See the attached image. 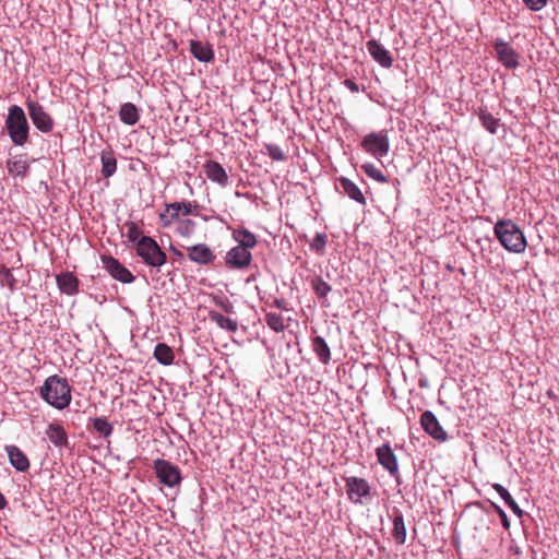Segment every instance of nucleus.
Segmentation results:
<instances>
[{
    "mask_svg": "<svg viewBox=\"0 0 559 559\" xmlns=\"http://www.w3.org/2000/svg\"><path fill=\"white\" fill-rule=\"evenodd\" d=\"M493 49L498 60L507 69H515L519 66L520 56L508 41H504L501 38L496 39L493 43Z\"/></svg>",
    "mask_w": 559,
    "mask_h": 559,
    "instance_id": "obj_11",
    "label": "nucleus"
},
{
    "mask_svg": "<svg viewBox=\"0 0 559 559\" xmlns=\"http://www.w3.org/2000/svg\"><path fill=\"white\" fill-rule=\"evenodd\" d=\"M187 252L190 261L201 265H207L216 258L213 250L205 243L190 246L187 248Z\"/></svg>",
    "mask_w": 559,
    "mask_h": 559,
    "instance_id": "obj_15",
    "label": "nucleus"
},
{
    "mask_svg": "<svg viewBox=\"0 0 559 559\" xmlns=\"http://www.w3.org/2000/svg\"><path fill=\"white\" fill-rule=\"evenodd\" d=\"M209 318L212 322L216 323V325L223 330H226V331L233 332V333L238 330V323L236 320L225 317L215 310H211L209 312Z\"/></svg>",
    "mask_w": 559,
    "mask_h": 559,
    "instance_id": "obj_29",
    "label": "nucleus"
},
{
    "mask_svg": "<svg viewBox=\"0 0 559 559\" xmlns=\"http://www.w3.org/2000/svg\"><path fill=\"white\" fill-rule=\"evenodd\" d=\"M26 108L28 116L36 127L43 133H49L52 131L55 122L52 117L44 109L43 105L33 99L26 100Z\"/></svg>",
    "mask_w": 559,
    "mask_h": 559,
    "instance_id": "obj_9",
    "label": "nucleus"
},
{
    "mask_svg": "<svg viewBox=\"0 0 559 559\" xmlns=\"http://www.w3.org/2000/svg\"><path fill=\"white\" fill-rule=\"evenodd\" d=\"M478 118L483 127L490 132L496 134L500 126V119L495 118L486 108H479Z\"/></svg>",
    "mask_w": 559,
    "mask_h": 559,
    "instance_id": "obj_32",
    "label": "nucleus"
},
{
    "mask_svg": "<svg viewBox=\"0 0 559 559\" xmlns=\"http://www.w3.org/2000/svg\"><path fill=\"white\" fill-rule=\"evenodd\" d=\"M56 282L61 293L72 296L79 293L80 281L72 272H62L57 275Z\"/></svg>",
    "mask_w": 559,
    "mask_h": 559,
    "instance_id": "obj_18",
    "label": "nucleus"
},
{
    "mask_svg": "<svg viewBox=\"0 0 559 559\" xmlns=\"http://www.w3.org/2000/svg\"><path fill=\"white\" fill-rule=\"evenodd\" d=\"M153 468L160 484L173 488L181 483V472L171 462L156 459L153 462Z\"/></svg>",
    "mask_w": 559,
    "mask_h": 559,
    "instance_id": "obj_7",
    "label": "nucleus"
},
{
    "mask_svg": "<svg viewBox=\"0 0 559 559\" xmlns=\"http://www.w3.org/2000/svg\"><path fill=\"white\" fill-rule=\"evenodd\" d=\"M360 146L366 153L378 159L384 157L390 151L388 131L381 130L379 132L368 133L362 139Z\"/></svg>",
    "mask_w": 559,
    "mask_h": 559,
    "instance_id": "obj_6",
    "label": "nucleus"
},
{
    "mask_svg": "<svg viewBox=\"0 0 559 559\" xmlns=\"http://www.w3.org/2000/svg\"><path fill=\"white\" fill-rule=\"evenodd\" d=\"M190 52L201 62H211L215 57L211 44L194 39L190 40Z\"/></svg>",
    "mask_w": 559,
    "mask_h": 559,
    "instance_id": "obj_20",
    "label": "nucleus"
},
{
    "mask_svg": "<svg viewBox=\"0 0 559 559\" xmlns=\"http://www.w3.org/2000/svg\"><path fill=\"white\" fill-rule=\"evenodd\" d=\"M154 358L164 366H169L174 362L175 354L170 346L166 343H157L154 353Z\"/></svg>",
    "mask_w": 559,
    "mask_h": 559,
    "instance_id": "obj_25",
    "label": "nucleus"
},
{
    "mask_svg": "<svg viewBox=\"0 0 559 559\" xmlns=\"http://www.w3.org/2000/svg\"><path fill=\"white\" fill-rule=\"evenodd\" d=\"M272 306L281 309V310H288L287 308V301L283 298H276L273 300Z\"/></svg>",
    "mask_w": 559,
    "mask_h": 559,
    "instance_id": "obj_46",
    "label": "nucleus"
},
{
    "mask_svg": "<svg viewBox=\"0 0 559 559\" xmlns=\"http://www.w3.org/2000/svg\"><path fill=\"white\" fill-rule=\"evenodd\" d=\"M100 261L103 263V267L114 280L123 284L134 282V275L118 259L112 255L103 254L100 255Z\"/></svg>",
    "mask_w": 559,
    "mask_h": 559,
    "instance_id": "obj_10",
    "label": "nucleus"
},
{
    "mask_svg": "<svg viewBox=\"0 0 559 559\" xmlns=\"http://www.w3.org/2000/svg\"><path fill=\"white\" fill-rule=\"evenodd\" d=\"M174 224H176V234L183 238L191 237L197 229V223L188 217H179Z\"/></svg>",
    "mask_w": 559,
    "mask_h": 559,
    "instance_id": "obj_31",
    "label": "nucleus"
},
{
    "mask_svg": "<svg viewBox=\"0 0 559 559\" xmlns=\"http://www.w3.org/2000/svg\"><path fill=\"white\" fill-rule=\"evenodd\" d=\"M4 123L14 145L23 146L28 142L29 124L22 107L17 105L10 106Z\"/></svg>",
    "mask_w": 559,
    "mask_h": 559,
    "instance_id": "obj_3",
    "label": "nucleus"
},
{
    "mask_svg": "<svg viewBox=\"0 0 559 559\" xmlns=\"http://www.w3.org/2000/svg\"><path fill=\"white\" fill-rule=\"evenodd\" d=\"M40 397L56 409L67 408L72 400L71 386L67 378L58 374L48 377L39 388Z\"/></svg>",
    "mask_w": 559,
    "mask_h": 559,
    "instance_id": "obj_1",
    "label": "nucleus"
},
{
    "mask_svg": "<svg viewBox=\"0 0 559 559\" xmlns=\"http://www.w3.org/2000/svg\"><path fill=\"white\" fill-rule=\"evenodd\" d=\"M343 84L353 93H358L359 92V86L358 84L353 81L352 79H346Z\"/></svg>",
    "mask_w": 559,
    "mask_h": 559,
    "instance_id": "obj_45",
    "label": "nucleus"
},
{
    "mask_svg": "<svg viewBox=\"0 0 559 559\" xmlns=\"http://www.w3.org/2000/svg\"><path fill=\"white\" fill-rule=\"evenodd\" d=\"M201 206L197 202L179 201L166 203L164 212L159 213L158 218L162 227L169 228L175 219L188 215H198Z\"/></svg>",
    "mask_w": 559,
    "mask_h": 559,
    "instance_id": "obj_5",
    "label": "nucleus"
},
{
    "mask_svg": "<svg viewBox=\"0 0 559 559\" xmlns=\"http://www.w3.org/2000/svg\"><path fill=\"white\" fill-rule=\"evenodd\" d=\"M46 436L49 441L57 448L68 447L69 444L67 431L60 424H49L46 429Z\"/></svg>",
    "mask_w": 559,
    "mask_h": 559,
    "instance_id": "obj_21",
    "label": "nucleus"
},
{
    "mask_svg": "<svg viewBox=\"0 0 559 559\" xmlns=\"http://www.w3.org/2000/svg\"><path fill=\"white\" fill-rule=\"evenodd\" d=\"M91 421L93 430L100 437L107 439L112 435L114 427L106 417H95Z\"/></svg>",
    "mask_w": 559,
    "mask_h": 559,
    "instance_id": "obj_33",
    "label": "nucleus"
},
{
    "mask_svg": "<svg viewBox=\"0 0 559 559\" xmlns=\"http://www.w3.org/2000/svg\"><path fill=\"white\" fill-rule=\"evenodd\" d=\"M267 326L276 333H281L286 329L284 318L276 312H267L264 317Z\"/></svg>",
    "mask_w": 559,
    "mask_h": 559,
    "instance_id": "obj_35",
    "label": "nucleus"
},
{
    "mask_svg": "<svg viewBox=\"0 0 559 559\" xmlns=\"http://www.w3.org/2000/svg\"><path fill=\"white\" fill-rule=\"evenodd\" d=\"M420 425L423 429L435 440L439 442H445L448 440V433L431 411H425L420 415Z\"/></svg>",
    "mask_w": 559,
    "mask_h": 559,
    "instance_id": "obj_12",
    "label": "nucleus"
},
{
    "mask_svg": "<svg viewBox=\"0 0 559 559\" xmlns=\"http://www.w3.org/2000/svg\"><path fill=\"white\" fill-rule=\"evenodd\" d=\"M233 238L238 242V246L247 249H252L257 246V237L253 233L246 228H238L233 231Z\"/></svg>",
    "mask_w": 559,
    "mask_h": 559,
    "instance_id": "obj_26",
    "label": "nucleus"
},
{
    "mask_svg": "<svg viewBox=\"0 0 559 559\" xmlns=\"http://www.w3.org/2000/svg\"><path fill=\"white\" fill-rule=\"evenodd\" d=\"M204 173L206 177L219 185L221 187H226L229 182L228 175L226 170L222 167V165L215 160H207L204 166Z\"/></svg>",
    "mask_w": 559,
    "mask_h": 559,
    "instance_id": "obj_17",
    "label": "nucleus"
},
{
    "mask_svg": "<svg viewBox=\"0 0 559 559\" xmlns=\"http://www.w3.org/2000/svg\"><path fill=\"white\" fill-rule=\"evenodd\" d=\"M344 480L346 495L352 503L362 504L365 499L370 498L371 487L365 478L348 476Z\"/></svg>",
    "mask_w": 559,
    "mask_h": 559,
    "instance_id": "obj_8",
    "label": "nucleus"
},
{
    "mask_svg": "<svg viewBox=\"0 0 559 559\" xmlns=\"http://www.w3.org/2000/svg\"><path fill=\"white\" fill-rule=\"evenodd\" d=\"M361 169L369 178L373 179L374 181H377L379 183L388 182V178L383 175L381 169L378 168L374 164L365 163L361 165Z\"/></svg>",
    "mask_w": 559,
    "mask_h": 559,
    "instance_id": "obj_36",
    "label": "nucleus"
},
{
    "mask_svg": "<svg viewBox=\"0 0 559 559\" xmlns=\"http://www.w3.org/2000/svg\"><path fill=\"white\" fill-rule=\"evenodd\" d=\"M7 168L10 175L17 177H26L29 165L27 160L21 155L14 159H9L7 162Z\"/></svg>",
    "mask_w": 559,
    "mask_h": 559,
    "instance_id": "obj_28",
    "label": "nucleus"
},
{
    "mask_svg": "<svg viewBox=\"0 0 559 559\" xmlns=\"http://www.w3.org/2000/svg\"><path fill=\"white\" fill-rule=\"evenodd\" d=\"M367 50L370 56L383 68H391L393 63V59L388 49H385L381 44H379L376 39H370L366 44Z\"/></svg>",
    "mask_w": 559,
    "mask_h": 559,
    "instance_id": "obj_16",
    "label": "nucleus"
},
{
    "mask_svg": "<svg viewBox=\"0 0 559 559\" xmlns=\"http://www.w3.org/2000/svg\"><path fill=\"white\" fill-rule=\"evenodd\" d=\"M265 150L267 152V155L273 159L277 162H282L286 159V155L283 152V150L276 145V144H265Z\"/></svg>",
    "mask_w": 559,
    "mask_h": 559,
    "instance_id": "obj_40",
    "label": "nucleus"
},
{
    "mask_svg": "<svg viewBox=\"0 0 559 559\" xmlns=\"http://www.w3.org/2000/svg\"><path fill=\"white\" fill-rule=\"evenodd\" d=\"M102 160V175L105 178L111 177L117 170V159L111 153H103Z\"/></svg>",
    "mask_w": 559,
    "mask_h": 559,
    "instance_id": "obj_34",
    "label": "nucleus"
},
{
    "mask_svg": "<svg viewBox=\"0 0 559 559\" xmlns=\"http://www.w3.org/2000/svg\"><path fill=\"white\" fill-rule=\"evenodd\" d=\"M120 120L127 126H134L140 120L138 107L132 103H124L119 110Z\"/></svg>",
    "mask_w": 559,
    "mask_h": 559,
    "instance_id": "obj_24",
    "label": "nucleus"
},
{
    "mask_svg": "<svg viewBox=\"0 0 559 559\" xmlns=\"http://www.w3.org/2000/svg\"><path fill=\"white\" fill-rule=\"evenodd\" d=\"M491 507L493 508V510L497 512V514L499 515L500 520H501V525L504 530H509L510 528V520L507 515V513L504 512V510L498 506L497 503L495 502H491Z\"/></svg>",
    "mask_w": 559,
    "mask_h": 559,
    "instance_id": "obj_42",
    "label": "nucleus"
},
{
    "mask_svg": "<svg viewBox=\"0 0 559 559\" xmlns=\"http://www.w3.org/2000/svg\"><path fill=\"white\" fill-rule=\"evenodd\" d=\"M515 556L522 555V549L518 545H511L509 548Z\"/></svg>",
    "mask_w": 559,
    "mask_h": 559,
    "instance_id": "obj_47",
    "label": "nucleus"
},
{
    "mask_svg": "<svg viewBox=\"0 0 559 559\" xmlns=\"http://www.w3.org/2000/svg\"><path fill=\"white\" fill-rule=\"evenodd\" d=\"M226 264L230 269H245L250 265L252 261V254L249 249L235 246L233 247L225 257Z\"/></svg>",
    "mask_w": 559,
    "mask_h": 559,
    "instance_id": "obj_14",
    "label": "nucleus"
},
{
    "mask_svg": "<svg viewBox=\"0 0 559 559\" xmlns=\"http://www.w3.org/2000/svg\"><path fill=\"white\" fill-rule=\"evenodd\" d=\"M215 305L226 313H234V305L227 298L215 299Z\"/></svg>",
    "mask_w": 559,
    "mask_h": 559,
    "instance_id": "obj_44",
    "label": "nucleus"
},
{
    "mask_svg": "<svg viewBox=\"0 0 559 559\" xmlns=\"http://www.w3.org/2000/svg\"><path fill=\"white\" fill-rule=\"evenodd\" d=\"M376 455L378 463L385 469L388 473L397 477L399 475V462L397 457L394 454L391 445L389 443H384L376 449Z\"/></svg>",
    "mask_w": 559,
    "mask_h": 559,
    "instance_id": "obj_13",
    "label": "nucleus"
},
{
    "mask_svg": "<svg viewBox=\"0 0 559 559\" xmlns=\"http://www.w3.org/2000/svg\"><path fill=\"white\" fill-rule=\"evenodd\" d=\"M525 5L532 11H540L547 4V0H523Z\"/></svg>",
    "mask_w": 559,
    "mask_h": 559,
    "instance_id": "obj_43",
    "label": "nucleus"
},
{
    "mask_svg": "<svg viewBox=\"0 0 559 559\" xmlns=\"http://www.w3.org/2000/svg\"><path fill=\"white\" fill-rule=\"evenodd\" d=\"M124 227L127 228V238L130 242L138 246L139 241L142 238V230L134 222H126Z\"/></svg>",
    "mask_w": 559,
    "mask_h": 559,
    "instance_id": "obj_37",
    "label": "nucleus"
},
{
    "mask_svg": "<svg viewBox=\"0 0 559 559\" xmlns=\"http://www.w3.org/2000/svg\"><path fill=\"white\" fill-rule=\"evenodd\" d=\"M2 285H7L11 290L15 287V278L10 269L2 266L0 270Z\"/></svg>",
    "mask_w": 559,
    "mask_h": 559,
    "instance_id": "obj_41",
    "label": "nucleus"
},
{
    "mask_svg": "<svg viewBox=\"0 0 559 559\" xmlns=\"http://www.w3.org/2000/svg\"><path fill=\"white\" fill-rule=\"evenodd\" d=\"M492 488L503 499V501L514 514H516L519 518L523 515V510L520 508L507 488H504L501 484H493Z\"/></svg>",
    "mask_w": 559,
    "mask_h": 559,
    "instance_id": "obj_30",
    "label": "nucleus"
},
{
    "mask_svg": "<svg viewBox=\"0 0 559 559\" xmlns=\"http://www.w3.org/2000/svg\"><path fill=\"white\" fill-rule=\"evenodd\" d=\"M5 452L8 454L11 465L17 472H26L29 468V460L26 454L16 445H7Z\"/></svg>",
    "mask_w": 559,
    "mask_h": 559,
    "instance_id": "obj_19",
    "label": "nucleus"
},
{
    "mask_svg": "<svg viewBox=\"0 0 559 559\" xmlns=\"http://www.w3.org/2000/svg\"><path fill=\"white\" fill-rule=\"evenodd\" d=\"M326 243L328 236L323 233H318L310 242V249L318 254H323Z\"/></svg>",
    "mask_w": 559,
    "mask_h": 559,
    "instance_id": "obj_38",
    "label": "nucleus"
},
{
    "mask_svg": "<svg viewBox=\"0 0 559 559\" xmlns=\"http://www.w3.org/2000/svg\"><path fill=\"white\" fill-rule=\"evenodd\" d=\"M340 186L345 194L359 204H366V198L359 187L346 177L338 178Z\"/></svg>",
    "mask_w": 559,
    "mask_h": 559,
    "instance_id": "obj_23",
    "label": "nucleus"
},
{
    "mask_svg": "<svg viewBox=\"0 0 559 559\" xmlns=\"http://www.w3.org/2000/svg\"><path fill=\"white\" fill-rule=\"evenodd\" d=\"M392 537L399 545H404L406 542V527L404 523V516L399 511H396L393 518Z\"/></svg>",
    "mask_w": 559,
    "mask_h": 559,
    "instance_id": "obj_27",
    "label": "nucleus"
},
{
    "mask_svg": "<svg viewBox=\"0 0 559 559\" xmlns=\"http://www.w3.org/2000/svg\"><path fill=\"white\" fill-rule=\"evenodd\" d=\"M5 499L3 497V495L0 492V510L3 509L5 507Z\"/></svg>",
    "mask_w": 559,
    "mask_h": 559,
    "instance_id": "obj_48",
    "label": "nucleus"
},
{
    "mask_svg": "<svg viewBox=\"0 0 559 559\" xmlns=\"http://www.w3.org/2000/svg\"><path fill=\"white\" fill-rule=\"evenodd\" d=\"M311 347L317 358L322 365H329L331 361V349L326 341L322 336H313L311 338Z\"/></svg>",
    "mask_w": 559,
    "mask_h": 559,
    "instance_id": "obj_22",
    "label": "nucleus"
},
{
    "mask_svg": "<svg viewBox=\"0 0 559 559\" xmlns=\"http://www.w3.org/2000/svg\"><path fill=\"white\" fill-rule=\"evenodd\" d=\"M135 252L145 265L157 272L167 262V254L151 236H142L135 246Z\"/></svg>",
    "mask_w": 559,
    "mask_h": 559,
    "instance_id": "obj_4",
    "label": "nucleus"
},
{
    "mask_svg": "<svg viewBox=\"0 0 559 559\" xmlns=\"http://www.w3.org/2000/svg\"><path fill=\"white\" fill-rule=\"evenodd\" d=\"M171 250L174 251V253L178 257V258H183V254L180 250L171 247Z\"/></svg>",
    "mask_w": 559,
    "mask_h": 559,
    "instance_id": "obj_49",
    "label": "nucleus"
},
{
    "mask_svg": "<svg viewBox=\"0 0 559 559\" xmlns=\"http://www.w3.org/2000/svg\"><path fill=\"white\" fill-rule=\"evenodd\" d=\"M312 289L318 297L325 298L331 292L332 287L321 277H317L312 281Z\"/></svg>",
    "mask_w": 559,
    "mask_h": 559,
    "instance_id": "obj_39",
    "label": "nucleus"
},
{
    "mask_svg": "<svg viewBox=\"0 0 559 559\" xmlns=\"http://www.w3.org/2000/svg\"><path fill=\"white\" fill-rule=\"evenodd\" d=\"M493 233L500 245L508 251L522 253L527 246L522 229L511 219H499L493 227Z\"/></svg>",
    "mask_w": 559,
    "mask_h": 559,
    "instance_id": "obj_2",
    "label": "nucleus"
}]
</instances>
